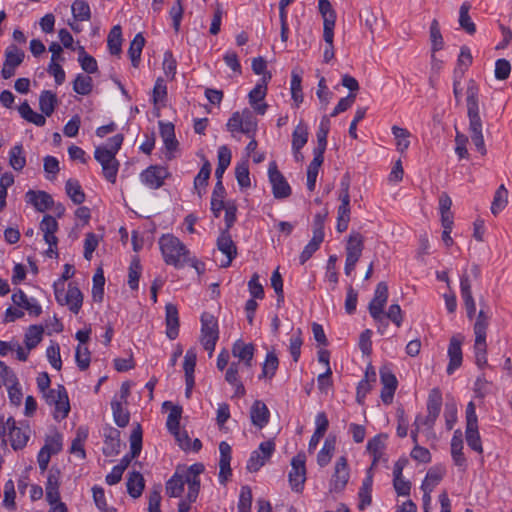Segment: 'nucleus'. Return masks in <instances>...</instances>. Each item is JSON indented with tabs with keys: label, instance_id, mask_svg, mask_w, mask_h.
Masks as SVG:
<instances>
[{
	"label": "nucleus",
	"instance_id": "1",
	"mask_svg": "<svg viewBox=\"0 0 512 512\" xmlns=\"http://www.w3.org/2000/svg\"><path fill=\"white\" fill-rule=\"evenodd\" d=\"M204 471V465L195 463L189 467H177L173 476L166 482L165 491L169 497H180L188 486L187 500L195 502L200 490V474Z\"/></svg>",
	"mask_w": 512,
	"mask_h": 512
},
{
	"label": "nucleus",
	"instance_id": "2",
	"mask_svg": "<svg viewBox=\"0 0 512 512\" xmlns=\"http://www.w3.org/2000/svg\"><path fill=\"white\" fill-rule=\"evenodd\" d=\"M478 92V86L473 80H470L466 91L467 115L469 118V133L476 149L482 155H485L487 151L482 132V120L479 114Z\"/></svg>",
	"mask_w": 512,
	"mask_h": 512
},
{
	"label": "nucleus",
	"instance_id": "3",
	"mask_svg": "<svg viewBox=\"0 0 512 512\" xmlns=\"http://www.w3.org/2000/svg\"><path fill=\"white\" fill-rule=\"evenodd\" d=\"M159 247L164 262L175 268H183L190 260V252L186 245L172 234H164L159 238Z\"/></svg>",
	"mask_w": 512,
	"mask_h": 512
},
{
	"label": "nucleus",
	"instance_id": "4",
	"mask_svg": "<svg viewBox=\"0 0 512 512\" xmlns=\"http://www.w3.org/2000/svg\"><path fill=\"white\" fill-rule=\"evenodd\" d=\"M490 316L484 310H480L474 323L473 331L475 335L474 353L475 361L478 367L483 368L487 365V343L486 334L489 326Z\"/></svg>",
	"mask_w": 512,
	"mask_h": 512
},
{
	"label": "nucleus",
	"instance_id": "5",
	"mask_svg": "<svg viewBox=\"0 0 512 512\" xmlns=\"http://www.w3.org/2000/svg\"><path fill=\"white\" fill-rule=\"evenodd\" d=\"M219 339V328L216 317L212 314L204 312L201 316V336L200 342L204 349L208 352L209 357L212 356L216 342Z\"/></svg>",
	"mask_w": 512,
	"mask_h": 512
},
{
	"label": "nucleus",
	"instance_id": "6",
	"mask_svg": "<svg viewBox=\"0 0 512 512\" xmlns=\"http://www.w3.org/2000/svg\"><path fill=\"white\" fill-rule=\"evenodd\" d=\"M364 249V237L360 232L351 231L345 246V267L344 271L350 276L354 271L358 260L360 259Z\"/></svg>",
	"mask_w": 512,
	"mask_h": 512
},
{
	"label": "nucleus",
	"instance_id": "7",
	"mask_svg": "<svg viewBox=\"0 0 512 512\" xmlns=\"http://www.w3.org/2000/svg\"><path fill=\"white\" fill-rule=\"evenodd\" d=\"M48 405L55 407L54 418L64 419L70 411V404L66 389L63 385H58L57 389H50L44 393Z\"/></svg>",
	"mask_w": 512,
	"mask_h": 512
},
{
	"label": "nucleus",
	"instance_id": "8",
	"mask_svg": "<svg viewBox=\"0 0 512 512\" xmlns=\"http://www.w3.org/2000/svg\"><path fill=\"white\" fill-rule=\"evenodd\" d=\"M466 442L468 446L478 453L483 452L480 435L478 432V418L475 404L471 401L466 407Z\"/></svg>",
	"mask_w": 512,
	"mask_h": 512
},
{
	"label": "nucleus",
	"instance_id": "9",
	"mask_svg": "<svg viewBox=\"0 0 512 512\" xmlns=\"http://www.w3.org/2000/svg\"><path fill=\"white\" fill-rule=\"evenodd\" d=\"M95 159L101 164L104 177L111 183H115L119 169V162L113 151L107 147H97L94 152Z\"/></svg>",
	"mask_w": 512,
	"mask_h": 512
},
{
	"label": "nucleus",
	"instance_id": "10",
	"mask_svg": "<svg viewBox=\"0 0 512 512\" xmlns=\"http://www.w3.org/2000/svg\"><path fill=\"white\" fill-rule=\"evenodd\" d=\"M268 177L272 186L273 196L276 199L287 198L291 195V187L284 175L278 170L275 161H272L269 164Z\"/></svg>",
	"mask_w": 512,
	"mask_h": 512
},
{
	"label": "nucleus",
	"instance_id": "11",
	"mask_svg": "<svg viewBox=\"0 0 512 512\" xmlns=\"http://www.w3.org/2000/svg\"><path fill=\"white\" fill-rule=\"evenodd\" d=\"M40 230L43 232L45 242L49 245L46 251L47 256L50 258L57 257L58 239L55 233L58 230V223L56 219L51 215H45L40 223Z\"/></svg>",
	"mask_w": 512,
	"mask_h": 512
},
{
	"label": "nucleus",
	"instance_id": "12",
	"mask_svg": "<svg viewBox=\"0 0 512 512\" xmlns=\"http://www.w3.org/2000/svg\"><path fill=\"white\" fill-rule=\"evenodd\" d=\"M388 300V285L386 282H379L376 286L374 296L368 305L371 317L376 322L383 319V310Z\"/></svg>",
	"mask_w": 512,
	"mask_h": 512
},
{
	"label": "nucleus",
	"instance_id": "13",
	"mask_svg": "<svg viewBox=\"0 0 512 512\" xmlns=\"http://www.w3.org/2000/svg\"><path fill=\"white\" fill-rule=\"evenodd\" d=\"M274 450L275 443L273 440L262 442L258 450L252 452L247 462V469L250 472H257L269 460Z\"/></svg>",
	"mask_w": 512,
	"mask_h": 512
},
{
	"label": "nucleus",
	"instance_id": "14",
	"mask_svg": "<svg viewBox=\"0 0 512 512\" xmlns=\"http://www.w3.org/2000/svg\"><path fill=\"white\" fill-rule=\"evenodd\" d=\"M271 79V74L264 75L256 86L249 92L248 98L251 107L257 114L264 115L268 108L266 103H260L267 94V83Z\"/></svg>",
	"mask_w": 512,
	"mask_h": 512
},
{
	"label": "nucleus",
	"instance_id": "15",
	"mask_svg": "<svg viewBox=\"0 0 512 512\" xmlns=\"http://www.w3.org/2000/svg\"><path fill=\"white\" fill-rule=\"evenodd\" d=\"M292 469L289 472V482L291 488L299 492L306 480L305 455L298 454L291 461Z\"/></svg>",
	"mask_w": 512,
	"mask_h": 512
},
{
	"label": "nucleus",
	"instance_id": "16",
	"mask_svg": "<svg viewBox=\"0 0 512 512\" xmlns=\"http://www.w3.org/2000/svg\"><path fill=\"white\" fill-rule=\"evenodd\" d=\"M169 176L168 170L163 166H150L145 169L141 175V181L150 189H158L164 184V180Z\"/></svg>",
	"mask_w": 512,
	"mask_h": 512
},
{
	"label": "nucleus",
	"instance_id": "17",
	"mask_svg": "<svg viewBox=\"0 0 512 512\" xmlns=\"http://www.w3.org/2000/svg\"><path fill=\"white\" fill-rule=\"evenodd\" d=\"M349 480V468L347 459L344 456L338 458L335 463L334 473L330 481L331 491H342Z\"/></svg>",
	"mask_w": 512,
	"mask_h": 512
},
{
	"label": "nucleus",
	"instance_id": "18",
	"mask_svg": "<svg viewBox=\"0 0 512 512\" xmlns=\"http://www.w3.org/2000/svg\"><path fill=\"white\" fill-rule=\"evenodd\" d=\"M217 248L226 256V260L220 266L224 268L230 266L233 259L237 256V247L228 230H222L217 239Z\"/></svg>",
	"mask_w": 512,
	"mask_h": 512
},
{
	"label": "nucleus",
	"instance_id": "19",
	"mask_svg": "<svg viewBox=\"0 0 512 512\" xmlns=\"http://www.w3.org/2000/svg\"><path fill=\"white\" fill-rule=\"evenodd\" d=\"M232 355L238 359V362L243 363V367L250 369L255 352V346L252 343H245L241 339L234 342L232 346Z\"/></svg>",
	"mask_w": 512,
	"mask_h": 512
},
{
	"label": "nucleus",
	"instance_id": "20",
	"mask_svg": "<svg viewBox=\"0 0 512 512\" xmlns=\"http://www.w3.org/2000/svg\"><path fill=\"white\" fill-rule=\"evenodd\" d=\"M60 478L61 473L57 468H51L48 472L47 482L45 485L46 500L50 505L60 502Z\"/></svg>",
	"mask_w": 512,
	"mask_h": 512
},
{
	"label": "nucleus",
	"instance_id": "21",
	"mask_svg": "<svg viewBox=\"0 0 512 512\" xmlns=\"http://www.w3.org/2000/svg\"><path fill=\"white\" fill-rule=\"evenodd\" d=\"M26 202L33 205L38 212H45L54 206V200L45 191L29 190L25 194Z\"/></svg>",
	"mask_w": 512,
	"mask_h": 512
},
{
	"label": "nucleus",
	"instance_id": "22",
	"mask_svg": "<svg viewBox=\"0 0 512 512\" xmlns=\"http://www.w3.org/2000/svg\"><path fill=\"white\" fill-rule=\"evenodd\" d=\"M462 338L460 336H453L450 339L448 347L449 364L447 366V373L449 375L459 368L462 364Z\"/></svg>",
	"mask_w": 512,
	"mask_h": 512
},
{
	"label": "nucleus",
	"instance_id": "23",
	"mask_svg": "<svg viewBox=\"0 0 512 512\" xmlns=\"http://www.w3.org/2000/svg\"><path fill=\"white\" fill-rule=\"evenodd\" d=\"M142 448V430L139 424L133 429L130 436L131 455H125L116 467H123V472L129 466L131 459L137 457Z\"/></svg>",
	"mask_w": 512,
	"mask_h": 512
},
{
	"label": "nucleus",
	"instance_id": "24",
	"mask_svg": "<svg viewBox=\"0 0 512 512\" xmlns=\"http://www.w3.org/2000/svg\"><path fill=\"white\" fill-rule=\"evenodd\" d=\"M82 303L83 295L80 289L74 283H69L65 297L59 299V304L62 306H68L71 312L77 314L82 306Z\"/></svg>",
	"mask_w": 512,
	"mask_h": 512
},
{
	"label": "nucleus",
	"instance_id": "25",
	"mask_svg": "<svg viewBox=\"0 0 512 512\" xmlns=\"http://www.w3.org/2000/svg\"><path fill=\"white\" fill-rule=\"evenodd\" d=\"M318 9L323 18V32L326 38H329L330 32L335 28L336 12L329 0H319Z\"/></svg>",
	"mask_w": 512,
	"mask_h": 512
},
{
	"label": "nucleus",
	"instance_id": "26",
	"mask_svg": "<svg viewBox=\"0 0 512 512\" xmlns=\"http://www.w3.org/2000/svg\"><path fill=\"white\" fill-rule=\"evenodd\" d=\"M220 461H219V481L225 484L229 476H231V447L230 445L222 441L219 444Z\"/></svg>",
	"mask_w": 512,
	"mask_h": 512
},
{
	"label": "nucleus",
	"instance_id": "27",
	"mask_svg": "<svg viewBox=\"0 0 512 512\" xmlns=\"http://www.w3.org/2000/svg\"><path fill=\"white\" fill-rule=\"evenodd\" d=\"M6 425H8V435L12 448L14 450L22 449L27 444L29 436L16 426V421L13 417H9L6 420Z\"/></svg>",
	"mask_w": 512,
	"mask_h": 512
},
{
	"label": "nucleus",
	"instance_id": "28",
	"mask_svg": "<svg viewBox=\"0 0 512 512\" xmlns=\"http://www.w3.org/2000/svg\"><path fill=\"white\" fill-rule=\"evenodd\" d=\"M166 312V335L170 340H174L177 338L179 334V316L177 307L168 303L165 306Z\"/></svg>",
	"mask_w": 512,
	"mask_h": 512
},
{
	"label": "nucleus",
	"instance_id": "29",
	"mask_svg": "<svg viewBox=\"0 0 512 512\" xmlns=\"http://www.w3.org/2000/svg\"><path fill=\"white\" fill-rule=\"evenodd\" d=\"M241 367L239 362H232L225 373L226 382L235 388V397H243L246 393L245 387L239 378Z\"/></svg>",
	"mask_w": 512,
	"mask_h": 512
},
{
	"label": "nucleus",
	"instance_id": "30",
	"mask_svg": "<svg viewBox=\"0 0 512 512\" xmlns=\"http://www.w3.org/2000/svg\"><path fill=\"white\" fill-rule=\"evenodd\" d=\"M105 442L103 447V453L106 456L117 455L120 452L121 441H120V431L109 427L105 430L104 433Z\"/></svg>",
	"mask_w": 512,
	"mask_h": 512
},
{
	"label": "nucleus",
	"instance_id": "31",
	"mask_svg": "<svg viewBox=\"0 0 512 512\" xmlns=\"http://www.w3.org/2000/svg\"><path fill=\"white\" fill-rule=\"evenodd\" d=\"M269 410L265 403L262 401L256 400L250 411V418L253 425L258 428H263L269 421Z\"/></svg>",
	"mask_w": 512,
	"mask_h": 512
},
{
	"label": "nucleus",
	"instance_id": "32",
	"mask_svg": "<svg viewBox=\"0 0 512 512\" xmlns=\"http://www.w3.org/2000/svg\"><path fill=\"white\" fill-rule=\"evenodd\" d=\"M12 301L15 305L26 309L30 314L38 316L42 312L41 306L34 299H28L26 294L19 290L12 295Z\"/></svg>",
	"mask_w": 512,
	"mask_h": 512
},
{
	"label": "nucleus",
	"instance_id": "33",
	"mask_svg": "<svg viewBox=\"0 0 512 512\" xmlns=\"http://www.w3.org/2000/svg\"><path fill=\"white\" fill-rule=\"evenodd\" d=\"M444 475V469L440 467H432L428 470L426 477L421 485V489L425 492V496L431 493L439 484Z\"/></svg>",
	"mask_w": 512,
	"mask_h": 512
},
{
	"label": "nucleus",
	"instance_id": "34",
	"mask_svg": "<svg viewBox=\"0 0 512 512\" xmlns=\"http://www.w3.org/2000/svg\"><path fill=\"white\" fill-rule=\"evenodd\" d=\"M225 188L222 184V180H219L216 182L212 197H211V211L214 214L216 218H218L221 214V211L223 210L225 204H224V197H225Z\"/></svg>",
	"mask_w": 512,
	"mask_h": 512
},
{
	"label": "nucleus",
	"instance_id": "35",
	"mask_svg": "<svg viewBox=\"0 0 512 512\" xmlns=\"http://www.w3.org/2000/svg\"><path fill=\"white\" fill-rule=\"evenodd\" d=\"M330 121L328 117H323L317 131V147L313 150V155L324 156L327 146V135L329 132Z\"/></svg>",
	"mask_w": 512,
	"mask_h": 512
},
{
	"label": "nucleus",
	"instance_id": "36",
	"mask_svg": "<svg viewBox=\"0 0 512 512\" xmlns=\"http://www.w3.org/2000/svg\"><path fill=\"white\" fill-rule=\"evenodd\" d=\"M508 194V190L504 184H501L495 191L493 201L490 207L491 213L494 216H497L508 205Z\"/></svg>",
	"mask_w": 512,
	"mask_h": 512
},
{
	"label": "nucleus",
	"instance_id": "37",
	"mask_svg": "<svg viewBox=\"0 0 512 512\" xmlns=\"http://www.w3.org/2000/svg\"><path fill=\"white\" fill-rule=\"evenodd\" d=\"M57 103L58 100L55 93L49 90H44L41 92L39 97V108L43 115L48 117L51 116Z\"/></svg>",
	"mask_w": 512,
	"mask_h": 512
},
{
	"label": "nucleus",
	"instance_id": "38",
	"mask_svg": "<svg viewBox=\"0 0 512 512\" xmlns=\"http://www.w3.org/2000/svg\"><path fill=\"white\" fill-rule=\"evenodd\" d=\"M144 486V478L141 473L134 471L129 474L127 479V491L131 497H140Z\"/></svg>",
	"mask_w": 512,
	"mask_h": 512
},
{
	"label": "nucleus",
	"instance_id": "39",
	"mask_svg": "<svg viewBox=\"0 0 512 512\" xmlns=\"http://www.w3.org/2000/svg\"><path fill=\"white\" fill-rule=\"evenodd\" d=\"M124 403L118 401V399H113L111 402V408L113 413V418L117 426L126 427L130 420L129 411L123 406Z\"/></svg>",
	"mask_w": 512,
	"mask_h": 512
},
{
	"label": "nucleus",
	"instance_id": "40",
	"mask_svg": "<svg viewBox=\"0 0 512 512\" xmlns=\"http://www.w3.org/2000/svg\"><path fill=\"white\" fill-rule=\"evenodd\" d=\"M160 127V135L164 141L165 147L169 151H173L176 149L178 144L175 138L174 125L171 122L164 123L159 122Z\"/></svg>",
	"mask_w": 512,
	"mask_h": 512
},
{
	"label": "nucleus",
	"instance_id": "41",
	"mask_svg": "<svg viewBox=\"0 0 512 512\" xmlns=\"http://www.w3.org/2000/svg\"><path fill=\"white\" fill-rule=\"evenodd\" d=\"M65 191L74 204L80 205L85 201V193L77 180L68 179L65 184Z\"/></svg>",
	"mask_w": 512,
	"mask_h": 512
},
{
	"label": "nucleus",
	"instance_id": "42",
	"mask_svg": "<svg viewBox=\"0 0 512 512\" xmlns=\"http://www.w3.org/2000/svg\"><path fill=\"white\" fill-rule=\"evenodd\" d=\"M144 45L145 38L143 37V35L141 33L136 34L134 39L131 41L128 50L129 57L134 67H137L139 65Z\"/></svg>",
	"mask_w": 512,
	"mask_h": 512
},
{
	"label": "nucleus",
	"instance_id": "43",
	"mask_svg": "<svg viewBox=\"0 0 512 512\" xmlns=\"http://www.w3.org/2000/svg\"><path fill=\"white\" fill-rule=\"evenodd\" d=\"M324 156L314 155L313 160L310 162L307 168V188L309 191H313L316 186V180L318 176L319 169L323 164Z\"/></svg>",
	"mask_w": 512,
	"mask_h": 512
},
{
	"label": "nucleus",
	"instance_id": "44",
	"mask_svg": "<svg viewBox=\"0 0 512 512\" xmlns=\"http://www.w3.org/2000/svg\"><path fill=\"white\" fill-rule=\"evenodd\" d=\"M107 45L112 55H119L122 46V29L120 25H115L109 32Z\"/></svg>",
	"mask_w": 512,
	"mask_h": 512
},
{
	"label": "nucleus",
	"instance_id": "45",
	"mask_svg": "<svg viewBox=\"0 0 512 512\" xmlns=\"http://www.w3.org/2000/svg\"><path fill=\"white\" fill-rule=\"evenodd\" d=\"M19 113L22 118H24L26 121L31 122L35 124L36 126H44L46 123L45 116L43 114H39L32 110L30 105L27 102H23L19 106Z\"/></svg>",
	"mask_w": 512,
	"mask_h": 512
},
{
	"label": "nucleus",
	"instance_id": "46",
	"mask_svg": "<svg viewBox=\"0 0 512 512\" xmlns=\"http://www.w3.org/2000/svg\"><path fill=\"white\" fill-rule=\"evenodd\" d=\"M463 441L460 431H455L451 440V455L457 466L465 464V457L462 453Z\"/></svg>",
	"mask_w": 512,
	"mask_h": 512
},
{
	"label": "nucleus",
	"instance_id": "47",
	"mask_svg": "<svg viewBox=\"0 0 512 512\" xmlns=\"http://www.w3.org/2000/svg\"><path fill=\"white\" fill-rule=\"evenodd\" d=\"M9 165L15 171H21L26 165V158L22 144H17L9 151Z\"/></svg>",
	"mask_w": 512,
	"mask_h": 512
},
{
	"label": "nucleus",
	"instance_id": "48",
	"mask_svg": "<svg viewBox=\"0 0 512 512\" xmlns=\"http://www.w3.org/2000/svg\"><path fill=\"white\" fill-rule=\"evenodd\" d=\"M392 134L396 139V149L400 153H404L410 146L409 137L411 136L410 132L402 127L397 125L392 126L391 128Z\"/></svg>",
	"mask_w": 512,
	"mask_h": 512
},
{
	"label": "nucleus",
	"instance_id": "49",
	"mask_svg": "<svg viewBox=\"0 0 512 512\" xmlns=\"http://www.w3.org/2000/svg\"><path fill=\"white\" fill-rule=\"evenodd\" d=\"M239 116L243 123L242 133L247 134L249 137H253L257 130V119L253 115V112L245 108L239 112Z\"/></svg>",
	"mask_w": 512,
	"mask_h": 512
},
{
	"label": "nucleus",
	"instance_id": "50",
	"mask_svg": "<svg viewBox=\"0 0 512 512\" xmlns=\"http://www.w3.org/2000/svg\"><path fill=\"white\" fill-rule=\"evenodd\" d=\"M470 8L471 6L468 2H464L461 5L459 10V25L468 34L473 35L476 32V26L469 15Z\"/></svg>",
	"mask_w": 512,
	"mask_h": 512
},
{
	"label": "nucleus",
	"instance_id": "51",
	"mask_svg": "<svg viewBox=\"0 0 512 512\" xmlns=\"http://www.w3.org/2000/svg\"><path fill=\"white\" fill-rule=\"evenodd\" d=\"M43 332L42 326L38 325H32L27 329L25 333V345L28 351L35 348L41 342Z\"/></svg>",
	"mask_w": 512,
	"mask_h": 512
},
{
	"label": "nucleus",
	"instance_id": "52",
	"mask_svg": "<svg viewBox=\"0 0 512 512\" xmlns=\"http://www.w3.org/2000/svg\"><path fill=\"white\" fill-rule=\"evenodd\" d=\"M308 141V131L307 127L300 123L297 125L292 134V149L294 152L298 153L302 147Z\"/></svg>",
	"mask_w": 512,
	"mask_h": 512
},
{
	"label": "nucleus",
	"instance_id": "53",
	"mask_svg": "<svg viewBox=\"0 0 512 512\" xmlns=\"http://www.w3.org/2000/svg\"><path fill=\"white\" fill-rule=\"evenodd\" d=\"M88 436L87 429L79 427L76 432V437L72 441L70 452L77 454L81 459L85 458L84 442Z\"/></svg>",
	"mask_w": 512,
	"mask_h": 512
},
{
	"label": "nucleus",
	"instance_id": "54",
	"mask_svg": "<svg viewBox=\"0 0 512 512\" xmlns=\"http://www.w3.org/2000/svg\"><path fill=\"white\" fill-rule=\"evenodd\" d=\"M278 366L279 360L276 354L274 352H268L262 365V374L260 375V378L271 379L275 375Z\"/></svg>",
	"mask_w": 512,
	"mask_h": 512
},
{
	"label": "nucleus",
	"instance_id": "55",
	"mask_svg": "<svg viewBox=\"0 0 512 512\" xmlns=\"http://www.w3.org/2000/svg\"><path fill=\"white\" fill-rule=\"evenodd\" d=\"M334 451H335V438L329 437L325 440L322 449L319 451V453L317 455V463L321 467L326 466L330 462Z\"/></svg>",
	"mask_w": 512,
	"mask_h": 512
},
{
	"label": "nucleus",
	"instance_id": "56",
	"mask_svg": "<svg viewBox=\"0 0 512 512\" xmlns=\"http://www.w3.org/2000/svg\"><path fill=\"white\" fill-rule=\"evenodd\" d=\"M211 173V166L208 161H206L197 176L194 179V189L197 191L198 195H202V189H204L207 184Z\"/></svg>",
	"mask_w": 512,
	"mask_h": 512
},
{
	"label": "nucleus",
	"instance_id": "57",
	"mask_svg": "<svg viewBox=\"0 0 512 512\" xmlns=\"http://www.w3.org/2000/svg\"><path fill=\"white\" fill-rule=\"evenodd\" d=\"M25 54L16 45H10L5 51L4 63L16 69L24 60Z\"/></svg>",
	"mask_w": 512,
	"mask_h": 512
},
{
	"label": "nucleus",
	"instance_id": "58",
	"mask_svg": "<svg viewBox=\"0 0 512 512\" xmlns=\"http://www.w3.org/2000/svg\"><path fill=\"white\" fill-rule=\"evenodd\" d=\"M430 40L432 43L433 53L444 47V40L440 31L439 23L436 19L432 20L430 25ZM432 58L435 59L434 54H432Z\"/></svg>",
	"mask_w": 512,
	"mask_h": 512
},
{
	"label": "nucleus",
	"instance_id": "59",
	"mask_svg": "<svg viewBox=\"0 0 512 512\" xmlns=\"http://www.w3.org/2000/svg\"><path fill=\"white\" fill-rule=\"evenodd\" d=\"M442 406V394L439 389L434 388L430 391L427 400V413L439 416Z\"/></svg>",
	"mask_w": 512,
	"mask_h": 512
},
{
	"label": "nucleus",
	"instance_id": "60",
	"mask_svg": "<svg viewBox=\"0 0 512 512\" xmlns=\"http://www.w3.org/2000/svg\"><path fill=\"white\" fill-rule=\"evenodd\" d=\"M71 10L76 20L88 21L91 18L90 7L84 0H75L71 6Z\"/></svg>",
	"mask_w": 512,
	"mask_h": 512
},
{
	"label": "nucleus",
	"instance_id": "61",
	"mask_svg": "<svg viewBox=\"0 0 512 512\" xmlns=\"http://www.w3.org/2000/svg\"><path fill=\"white\" fill-rule=\"evenodd\" d=\"M105 277L101 268L93 276L92 296L95 301L101 302L104 294Z\"/></svg>",
	"mask_w": 512,
	"mask_h": 512
},
{
	"label": "nucleus",
	"instance_id": "62",
	"mask_svg": "<svg viewBox=\"0 0 512 512\" xmlns=\"http://www.w3.org/2000/svg\"><path fill=\"white\" fill-rule=\"evenodd\" d=\"M73 90L80 95H88L92 91V78L78 74L73 83Z\"/></svg>",
	"mask_w": 512,
	"mask_h": 512
},
{
	"label": "nucleus",
	"instance_id": "63",
	"mask_svg": "<svg viewBox=\"0 0 512 512\" xmlns=\"http://www.w3.org/2000/svg\"><path fill=\"white\" fill-rule=\"evenodd\" d=\"M322 237L312 236V239L309 243L304 247L302 253L300 254V263L304 264L306 261L310 259V257L319 249L320 244L323 242Z\"/></svg>",
	"mask_w": 512,
	"mask_h": 512
},
{
	"label": "nucleus",
	"instance_id": "64",
	"mask_svg": "<svg viewBox=\"0 0 512 512\" xmlns=\"http://www.w3.org/2000/svg\"><path fill=\"white\" fill-rule=\"evenodd\" d=\"M252 492L249 486H243L240 491L238 512H251Z\"/></svg>",
	"mask_w": 512,
	"mask_h": 512
}]
</instances>
